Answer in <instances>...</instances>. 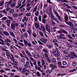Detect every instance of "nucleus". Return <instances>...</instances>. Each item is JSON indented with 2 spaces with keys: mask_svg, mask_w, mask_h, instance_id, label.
Listing matches in <instances>:
<instances>
[{
  "mask_svg": "<svg viewBox=\"0 0 77 77\" xmlns=\"http://www.w3.org/2000/svg\"><path fill=\"white\" fill-rule=\"evenodd\" d=\"M40 41L44 43H45V42H46V40L45 39H44V38H41L40 39Z\"/></svg>",
  "mask_w": 77,
  "mask_h": 77,
  "instance_id": "18",
  "label": "nucleus"
},
{
  "mask_svg": "<svg viewBox=\"0 0 77 77\" xmlns=\"http://www.w3.org/2000/svg\"><path fill=\"white\" fill-rule=\"evenodd\" d=\"M2 56H5V53L2 52Z\"/></svg>",
  "mask_w": 77,
  "mask_h": 77,
  "instance_id": "64",
  "label": "nucleus"
},
{
  "mask_svg": "<svg viewBox=\"0 0 77 77\" xmlns=\"http://www.w3.org/2000/svg\"><path fill=\"white\" fill-rule=\"evenodd\" d=\"M49 66H50V67L52 68H57V66H56V65L54 64H50L49 65Z\"/></svg>",
  "mask_w": 77,
  "mask_h": 77,
  "instance_id": "8",
  "label": "nucleus"
},
{
  "mask_svg": "<svg viewBox=\"0 0 77 77\" xmlns=\"http://www.w3.org/2000/svg\"><path fill=\"white\" fill-rule=\"evenodd\" d=\"M38 20L40 21H41V16H40L38 17Z\"/></svg>",
  "mask_w": 77,
  "mask_h": 77,
  "instance_id": "60",
  "label": "nucleus"
},
{
  "mask_svg": "<svg viewBox=\"0 0 77 77\" xmlns=\"http://www.w3.org/2000/svg\"><path fill=\"white\" fill-rule=\"evenodd\" d=\"M72 8L73 9H76V10H77V7L74 5H72Z\"/></svg>",
  "mask_w": 77,
  "mask_h": 77,
  "instance_id": "38",
  "label": "nucleus"
},
{
  "mask_svg": "<svg viewBox=\"0 0 77 77\" xmlns=\"http://www.w3.org/2000/svg\"><path fill=\"white\" fill-rule=\"evenodd\" d=\"M42 66H44V65L45 64V62H44V60H42Z\"/></svg>",
  "mask_w": 77,
  "mask_h": 77,
  "instance_id": "41",
  "label": "nucleus"
},
{
  "mask_svg": "<svg viewBox=\"0 0 77 77\" xmlns=\"http://www.w3.org/2000/svg\"><path fill=\"white\" fill-rule=\"evenodd\" d=\"M26 5L25 4L23 5L20 8V9H21V8H23L24 6H25Z\"/></svg>",
  "mask_w": 77,
  "mask_h": 77,
  "instance_id": "53",
  "label": "nucleus"
},
{
  "mask_svg": "<svg viewBox=\"0 0 77 77\" xmlns=\"http://www.w3.org/2000/svg\"><path fill=\"white\" fill-rule=\"evenodd\" d=\"M7 17H8V19L10 20H11V21L13 20V19H14L13 18H12V17L9 16H8Z\"/></svg>",
  "mask_w": 77,
  "mask_h": 77,
  "instance_id": "23",
  "label": "nucleus"
},
{
  "mask_svg": "<svg viewBox=\"0 0 77 77\" xmlns=\"http://www.w3.org/2000/svg\"><path fill=\"white\" fill-rule=\"evenodd\" d=\"M6 55L8 57L7 58V59H10V58H11V55H10V54H9V53L7 52L6 53Z\"/></svg>",
  "mask_w": 77,
  "mask_h": 77,
  "instance_id": "14",
  "label": "nucleus"
},
{
  "mask_svg": "<svg viewBox=\"0 0 77 77\" xmlns=\"http://www.w3.org/2000/svg\"><path fill=\"white\" fill-rule=\"evenodd\" d=\"M24 43L26 45H27V44H28V42H27V41H26L25 40H24Z\"/></svg>",
  "mask_w": 77,
  "mask_h": 77,
  "instance_id": "42",
  "label": "nucleus"
},
{
  "mask_svg": "<svg viewBox=\"0 0 77 77\" xmlns=\"http://www.w3.org/2000/svg\"><path fill=\"white\" fill-rule=\"evenodd\" d=\"M26 52L29 56L32 57V55L31 54H30V52H29V51L26 50Z\"/></svg>",
  "mask_w": 77,
  "mask_h": 77,
  "instance_id": "15",
  "label": "nucleus"
},
{
  "mask_svg": "<svg viewBox=\"0 0 77 77\" xmlns=\"http://www.w3.org/2000/svg\"><path fill=\"white\" fill-rule=\"evenodd\" d=\"M46 59H47V60L48 62H49L50 63L51 62V60H50V58H47Z\"/></svg>",
  "mask_w": 77,
  "mask_h": 77,
  "instance_id": "56",
  "label": "nucleus"
},
{
  "mask_svg": "<svg viewBox=\"0 0 77 77\" xmlns=\"http://www.w3.org/2000/svg\"><path fill=\"white\" fill-rule=\"evenodd\" d=\"M46 29L48 32H50V27L49 25H47L45 26Z\"/></svg>",
  "mask_w": 77,
  "mask_h": 77,
  "instance_id": "4",
  "label": "nucleus"
},
{
  "mask_svg": "<svg viewBox=\"0 0 77 77\" xmlns=\"http://www.w3.org/2000/svg\"><path fill=\"white\" fill-rule=\"evenodd\" d=\"M23 69L22 68V67H19L18 69L17 70V71H20V72H21V70Z\"/></svg>",
  "mask_w": 77,
  "mask_h": 77,
  "instance_id": "34",
  "label": "nucleus"
},
{
  "mask_svg": "<svg viewBox=\"0 0 77 77\" xmlns=\"http://www.w3.org/2000/svg\"><path fill=\"white\" fill-rule=\"evenodd\" d=\"M3 33L5 35H6L7 36H9V34L8 32L6 31H4L3 32Z\"/></svg>",
  "mask_w": 77,
  "mask_h": 77,
  "instance_id": "16",
  "label": "nucleus"
},
{
  "mask_svg": "<svg viewBox=\"0 0 77 77\" xmlns=\"http://www.w3.org/2000/svg\"><path fill=\"white\" fill-rule=\"evenodd\" d=\"M16 46L17 47H18V48H20V49H21V50L22 49V48H21L19 45H16Z\"/></svg>",
  "mask_w": 77,
  "mask_h": 77,
  "instance_id": "50",
  "label": "nucleus"
},
{
  "mask_svg": "<svg viewBox=\"0 0 77 77\" xmlns=\"http://www.w3.org/2000/svg\"><path fill=\"white\" fill-rule=\"evenodd\" d=\"M39 33L40 35H41V36H44V34H43V33H42V32L39 31Z\"/></svg>",
  "mask_w": 77,
  "mask_h": 77,
  "instance_id": "35",
  "label": "nucleus"
},
{
  "mask_svg": "<svg viewBox=\"0 0 77 77\" xmlns=\"http://www.w3.org/2000/svg\"><path fill=\"white\" fill-rule=\"evenodd\" d=\"M71 54H69V57L71 59H74V55L75 54V53L74 52H72L70 53Z\"/></svg>",
  "mask_w": 77,
  "mask_h": 77,
  "instance_id": "3",
  "label": "nucleus"
},
{
  "mask_svg": "<svg viewBox=\"0 0 77 77\" xmlns=\"http://www.w3.org/2000/svg\"><path fill=\"white\" fill-rule=\"evenodd\" d=\"M38 42L39 44H41V45H44V44L41 42V41H38Z\"/></svg>",
  "mask_w": 77,
  "mask_h": 77,
  "instance_id": "57",
  "label": "nucleus"
},
{
  "mask_svg": "<svg viewBox=\"0 0 77 77\" xmlns=\"http://www.w3.org/2000/svg\"><path fill=\"white\" fill-rule=\"evenodd\" d=\"M65 18L66 21H69V19H68V16H67V15H65Z\"/></svg>",
  "mask_w": 77,
  "mask_h": 77,
  "instance_id": "17",
  "label": "nucleus"
},
{
  "mask_svg": "<svg viewBox=\"0 0 77 77\" xmlns=\"http://www.w3.org/2000/svg\"><path fill=\"white\" fill-rule=\"evenodd\" d=\"M58 32L60 34H62V30L61 31H58Z\"/></svg>",
  "mask_w": 77,
  "mask_h": 77,
  "instance_id": "63",
  "label": "nucleus"
},
{
  "mask_svg": "<svg viewBox=\"0 0 77 77\" xmlns=\"http://www.w3.org/2000/svg\"><path fill=\"white\" fill-rule=\"evenodd\" d=\"M51 18L52 19H53L54 20H56V17H54L53 16V14H52V12H51Z\"/></svg>",
  "mask_w": 77,
  "mask_h": 77,
  "instance_id": "11",
  "label": "nucleus"
},
{
  "mask_svg": "<svg viewBox=\"0 0 77 77\" xmlns=\"http://www.w3.org/2000/svg\"><path fill=\"white\" fill-rule=\"evenodd\" d=\"M13 15L15 18H16V17H18V15L17 14H13Z\"/></svg>",
  "mask_w": 77,
  "mask_h": 77,
  "instance_id": "43",
  "label": "nucleus"
},
{
  "mask_svg": "<svg viewBox=\"0 0 77 77\" xmlns=\"http://www.w3.org/2000/svg\"><path fill=\"white\" fill-rule=\"evenodd\" d=\"M15 6V3H14L13 4L11 5V7H14Z\"/></svg>",
  "mask_w": 77,
  "mask_h": 77,
  "instance_id": "47",
  "label": "nucleus"
},
{
  "mask_svg": "<svg viewBox=\"0 0 77 77\" xmlns=\"http://www.w3.org/2000/svg\"><path fill=\"white\" fill-rule=\"evenodd\" d=\"M4 13V14H7V12L5 10H4L2 11H0V13Z\"/></svg>",
  "mask_w": 77,
  "mask_h": 77,
  "instance_id": "21",
  "label": "nucleus"
},
{
  "mask_svg": "<svg viewBox=\"0 0 77 77\" xmlns=\"http://www.w3.org/2000/svg\"><path fill=\"white\" fill-rule=\"evenodd\" d=\"M42 23H45V22H46L45 19H43L42 20Z\"/></svg>",
  "mask_w": 77,
  "mask_h": 77,
  "instance_id": "52",
  "label": "nucleus"
},
{
  "mask_svg": "<svg viewBox=\"0 0 77 77\" xmlns=\"http://www.w3.org/2000/svg\"><path fill=\"white\" fill-rule=\"evenodd\" d=\"M57 37L58 38H60V39H65V37H61L60 35L59 36H57Z\"/></svg>",
  "mask_w": 77,
  "mask_h": 77,
  "instance_id": "26",
  "label": "nucleus"
},
{
  "mask_svg": "<svg viewBox=\"0 0 77 77\" xmlns=\"http://www.w3.org/2000/svg\"><path fill=\"white\" fill-rule=\"evenodd\" d=\"M65 22L67 24L69 25V26H70L71 27H70V28L72 29H74V25L73 24H72L71 22H69L68 23L66 21Z\"/></svg>",
  "mask_w": 77,
  "mask_h": 77,
  "instance_id": "2",
  "label": "nucleus"
},
{
  "mask_svg": "<svg viewBox=\"0 0 77 77\" xmlns=\"http://www.w3.org/2000/svg\"><path fill=\"white\" fill-rule=\"evenodd\" d=\"M54 55L56 56H60L59 51H54Z\"/></svg>",
  "mask_w": 77,
  "mask_h": 77,
  "instance_id": "5",
  "label": "nucleus"
},
{
  "mask_svg": "<svg viewBox=\"0 0 77 77\" xmlns=\"http://www.w3.org/2000/svg\"><path fill=\"white\" fill-rule=\"evenodd\" d=\"M6 22L8 24H10L11 22V21H10V20H6Z\"/></svg>",
  "mask_w": 77,
  "mask_h": 77,
  "instance_id": "25",
  "label": "nucleus"
},
{
  "mask_svg": "<svg viewBox=\"0 0 77 77\" xmlns=\"http://www.w3.org/2000/svg\"><path fill=\"white\" fill-rule=\"evenodd\" d=\"M32 35L34 38H36V33L35 32L32 33Z\"/></svg>",
  "mask_w": 77,
  "mask_h": 77,
  "instance_id": "36",
  "label": "nucleus"
},
{
  "mask_svg": "<svg viewBox=\"0 0 77 77\" xmlns=\"http://www.w3.org/2000/svg\"><path fill=\"white\" fill-rule=\"evenodd\" d=\"M51 22H52V24L53 26H55V25H56V23L54 22H52V21H51Z\"/></svg>",
  "mask_w": 77,
  "mask_h": 77,
  "instance_id": "62",
  "label": "nucleus"
},
{
  "mask_svg": "<svg viewBox=\"0 0 77 77\" xmlns=\"http://www.w3.org/2000/svg\"><path fill=\"white\" fill-rule=\"evenodd\" d=\"M34 56L35 58H38V57H39V55L37 53H35Z\"/></svg>",
  "mask_w": 77,
  "mask_h": 77,
  "instance_id": "12",
  "label": "nucleus"
},
{
  "mask_svg": "<svg viewBox=\"0 0 77 77\" xmlns=\"http://www.w3.org/2000/svg\"><path fill=\"white\" fill-rule=\"evenodd\" d=\"M27 32L29 34H31L32 33H31V29H30L29 28L27 30Z\"/></svg>",
  "mask_w": 77,
  "mask_h": 77,
  "instance_id": "32",
  "label": "nucleus"
},
{
  "mask_svg": "<svg viewBox=\"0 0 77 77\" xmlns=\"http://www.w3.org/2000/svg\"><path fill=\"white\" fill-rule=\"evenodd\" d=\"M25 11V8H23L21 10V12H24V11Z\"/></svg>",
  "mask_w": 77,
  "mask_h": 77,
  "instance_id": "49",
  "label": "nucleus"
},
{
  "mask_svg": "<svg viewBox=\"0 0 77 77\" xmlns=\"http://www.w3.org/2000/svg\"><path fill=\"white\" fill-rule=\"evenodd\" d=\"M77 65V63L75 61L73 62L72 63V66H75Z\"/></svg>",
  "mask_w": 77,
  "mask_h": 77,
  "instance_id": "20",
  "label": "nucleus"
},
{
  "mask_svg": "<svg viewBox=\"0 0 77 77\" xmlns=\"http://www.w3.org/2000/svg\"><path fill=\"white\" fill-rule=\"evenodd\" d=\"M67 47H70V48H72V46H71V45L69 44H67Z\"/></svg>",
  "mask_w": 77,
  "mask_h": 77,
  "instance_id": "45",
  "label": "nucleus"
},
{
  "mask_svg": "<svg viewBox=\"0 0 77 77\" xmlns=\"http://www.w3.org/2000/svg\"><path fill=\"white\" fill-rule=\"evenodd\" d=\"M34 20L35 21H38V17H35L34 18Z\"/></svg>",
  "mask_w": 77,
  "mask_h": 77,
  "instance_id": "59",
  "label": "nucleus"
},
{
  "mask_svg": "<svg viewBox=\"0 0 77 77\" xmlns=\"http://www.w3.org/2000/svg\"><path fill=\"white\" fill-rule=\"evenodd\" d=\"M37 8H38V7L36 6L35 7L34 9V10H33V12H36V10H37Z\"/></svg>",
  "mask_w": 77,
  "mask_h": 77,
  "instance_id": "39",
  "label": "nucleus"
},
{
  "mask_svg": "<svg viewBox=\"0 0 77 77\" xmlns=\"http://www.w3.org/2000/svg\"><path fill=\"white\" fill-rule=\"evenodd\" d=\"M0 41H2V42L0 41V44H1L2 45H6V44L5 43H4L5 41H4L2 39L0 38Z\"/></svg>",
  "mask_w": 77,
  "mask_h": 77,
  "instance_id": "10",
  "label": "nucleus"
},
{
  "mask_svg": "<svg viewBox=\"0 0 77 77\" xmlns=\"http://www.w3.org/2000/svg\"><path fill=\"white\" fill-rule=\"evenodd\" d=\"M55 13L56 15L57 16V17H58V20H60V21H61L62 22V20L61 18H60V17L59 16V15H58L57 13V12H55Z\"/></svg>",
  "mask_w": 77,
  "mask_h": 77,
  "instance_id": "9",
  "label": "nucleus"
},
{
  "mask_svg": "<svg viewBox=\"0 0 77 77\" xmlns=\"http://www.w3.org/2000/svg\"><path fill=\"white\" fill-rule=\"evenodd\" d=\"M38 14H39V12L38 11L36 12L35 14V15H36V16H38Z\"/></svg>",
  "mask_w": 77,
  "mask_h": 77,
  "instance_id": "51",
  "label": "nucleus"
},
{
  "mask_svg": "<svg viewBox=\"0 0 77 77\" xmlns=\"http://www.w3.org/2000/svg\"><path fill=\"white\" fill-rule=\"evenodd\" d=\"M5 43H8V42H11V41L10 40H9V39H8V38L5 40Z\"/></svg>",
  "mask_w": 77,
  "mask_h": 77,
  "instance_id": "22",
  "label": "nucleus"
},
{
  "mask_svg": "<svg viewBox=\"0 0 77 77\" xmlns=\"http://www.w3.org/2000/svg\"><path fill=\"white\" fill-rule=\"evenodd\" d=\"M35 26L36 27V28L38 29L39 27V24L38 23H35Z\"/></svg>",
  "mask_w": 77,
  "mask_h": 77,
  "instance_id": "13",
  "label": "nucleus"
},
{
  "mask_svg": "<svg viewBox=\"0 0 77 77\" xmlns=\"http://www.w3.org/2000/svg\"><path fill=\"white\" fill-rule=\"evenodd\" d=\"M21 61L23 63H25V59L23 58L21 59Z\"/></svg>",
  "mask_w": 77,
  "mask_h": 77,
  "instance_id": "29",
  "label": "nucleus"
},
{
  "mask_svg": "<svg viewBox=\"0 0 77 77\" xmlns=\"http://www.w3.org/2000/svg\"><path fill=\"white\" fill-rule=\"evenodd\" d=\"M12 1H10L8 3V4L7 5V6H6V7H8V5H10L11 4V3H12Z\"/></svg>",
  "mask_w": 77,
  "mask_h": 77,
  "instance_id": "37",
  "label": "nucleus"
},
{
  "mask_svg": "<svg viewBox=\"0 0 77 77\" xmlns=\"http://www.w3.org/2000/svg\"><path fill=\"white\" fill-rule=\"evenodd\" d=\"M22 53L25 56H26V54H25V52H24V51H22Z\"/></svg>",
  "mask_w": 77,
  "mask_h": 77,
  "instance_id": "58",
  "label": "nucleus"
},
{
  "mask_svg": "<svg viewBox=\"0 0 77 77\" xmlns=\"http://www.w3.org/2000/svg\"><path fill=\"white\" fill-rule=\"evenodd\" d=\"M66 12H70V13H71L72 14L73 13V12L71 11V10L68 9H66Z\"/></svg>",
  "mask_w": 77,
  "mask_h": 77,
  "instance_id": "24",
  "label": "nucleus"
},
{
  "mask_svg": "<svg viewBox=\"0 0 77 77\" xmlns=\"http://www.w3.org/2000/svg\"><path fill=\"white\" fill-rule=\"evenodd\" d=\"M62 32L63 33H65V34H68V32L65 31V30H62Z\"/></svg>",
  "mask_w": 77,
  "mask_h": 77,
  "instance_id": "27",
  "label": "nucleus"
},
{
  "mask_svg": "<svg viewBox=\"0 0 77 77\" xmlns=\"http://www.w3.org/2000/svg\"><path fill=\"white\" fill-rule=\"evenodd\" d=\"M67 36H68V38H70V39H73V38L71 37L70 35H67Z\"/></svg>",
  "mask_w": 77,
  "mask_h": 77,
  "instance_id": "55",
  "label": "nucleus"
},
{
  "mask_svg": "<svg viewBox=\"0 0 77 77\" xmlns=\"http://www.w3.org/2000/svg\"><path fill=\"white\" fill-rule=\"evenodd\" d=\"M59 1H61V2H66V3H68V1L66 0H58Z\"/></svg>",
  "mask_w": 77,
  "mask_h": 77,
  "instance_id": "40",
  "label": "nucleus"
},
{
  "mask_svg": "<svg viewBox=\"0 0 77 77\" xmlns=\"http://www.w3.org/2000/svg\"><path fill=\"white\" fill-rule=\"evenodd\" d=\"M52 60L53 62H54V63H56V59L55 58H52Z\"/></svg>",
  "mask_w": 77,
  "mask_h": 77,
  "instance_id": "31",
  "label": "nucleus"
},
{
  "mask_svg": "<svg viewBox=\"0 0 77 77\" xmlns=\"http://www.w3.org/2000/svg\"><path fill=\"white\" fill-rule=\"evenodd\" d=\"M67 64V63H66V61H63V65H66Z\"/></svg>",
  "mask_w": 77,
  "mask_h": 77,
  "instance_id": "46",
  "label": "nucleus"
},
{
  "mask_svg": "<svg viewBox=\"0 0 77 77\" xmlns=\"http://www.w3.org/2000/svg\"><path fill=\"white\" fill-rule=\"evenodd\" d=\"M7 19V17H4L2 19V20H6Z\"/></svg>",
  "mask_w": 77,
  "mask_h": 77,
  "instance_id": "54",
  "label": "nucleus"
},
{
  "mask_svg": "<svg viewBox=\"0 0 77 77\" xmlns=\"http://www.w3.org/2000/svg\"><path fill=\"white\" fill-rule=\"evenodd\" d=\"M41 57L42 59H43L44 58V55L43 54H41Z\"/></svg>",
  "mask_w": 77,
  "mask_h": 77,
  "instance_id": "44",
  "label": "nucleus"
},
{
  "mask_svg": "<svg viewBox=\"0 0 77 77\" xmlns=\"http://www.w3.org/2000/svg\"><path fill=\"white\" fill-rule=\"evenodd\" d=\"M30 15H31V14L30 13H27L26 14V16L28 17L30 16Z\"/></svg>",
  "mask_w": 77,
  "mask_h": 77,
  "instance_id": "61",
  "label": "nucleus"
},
{
  "mask_svg": "<svg viewBox=\"0 0 77 77\" xmlns=\"http://www.w3.org/2000/svg\"><path fill=\"white\" fill-rule=\"evenodd\" d=\"M45 56L46 57V59L48 58V55L47 53H45Z\"/></svg>",
  "mask_w": 77,
  "mask_h": 77,
  "instance_id": "33",
  "label": "nucleus"
},
{
  "mask_svg": "<svg viewBox=\"0 0 77 77\" xmlns=\"http://www.w3.org/2000/svg\"><path fill=\"white\" fill-rule=\"evenodd\" d=\"M38 66H39V67H40V68H41V67H42V66H41V62L40 61H38Z\"/></svg>",
  "mask_w": 77,
  "mask_h": 77,
  "instance_id": "30",
  "label": "nucleus"
},
{
  "mask_svg": "<svg viewBox=\"0 0 77 77\" xmlns=\"http://www.w3.org/2000/svg\"><path fill=\"white\" fill-rule=\"evenodd\" d=\"M21 72L23 74H24V73H25V74L26 75H29V73L30 72V70L29 69H23L22 70Z\"/></svg>",
  "mask_w": 77,
  "mask_h": 77,
  "instance_id": "1",
  "label": "nucleus"
},
{
  "mask_svg": "<svg viewBox=\"0 0 77 77\" xmlns=\"http://www.w3.org/2000/svg\"><path fill=\"white\" fill-rule=\"evenodd\" d=\"M14 12V9H11L10 11V14H13Z\"/></svg>",
  "mask_w": 77,
  "mask_h": 77,
  "instance_id": "19",
  "label": "nucleus"
},
{
  "mask_svg": "<svg viewBox=\"0 0 77 77\" xmlns=\"http://www.w3.org/2000/svg\"><path fill=\"white\" fill-rule=\"evenodd\" d=\"M46 72L47 74H50L51 73V71L50 70H46Z\"/></svg>",
  "mask_w": 77,
  "mask_h": 77,
  "instance_id": "48",
  "label": "nucleus"
},
{
  "mask_svg": "<svg viewBox=\"0 0 77 77\" xmlns=\"http://www.w3.org/2000/svg\"><path fill=\"white\" fill-rule=\"evenodd\" d=\"M10 32L11 35L13 36V37H15V35H14V34L12 32Z\"/></svg>",
  "mask_w": 77,
  "mask_h": 77,
  "instance_id": "28",
  "label": "nucleus"
},
{
  "mask_svg": "<svg viewBox=\"0 0 77 77\" xmlns=\"http://www.w3.org/2000/svg\"><path fill=\"white\" fill-rule=\"evenodd\" d=\"M21 1H18V5H17V6H16V8H20V6H21Z\"/></svg>",
  "mask_w": 77,
  "mask_h": 77,
  "instance_id": "6",
  "label": "nucleus"
},
{
  "mask_svg": "<svg viewBox=\"0 0 77 77\" xmlns=\"http://www.w3.org/2000/svg\"><path fill=\"white\" fill-rule=\"evenodd\" d=\"M11 27L12 29L15 30V24L14 23H12L11 24Z\"/></svg>",
  "mask_w": 77,
  "mask_h": 77,
  "instance_id": "7",
  "label": "nucleus"
}]
</instances>
